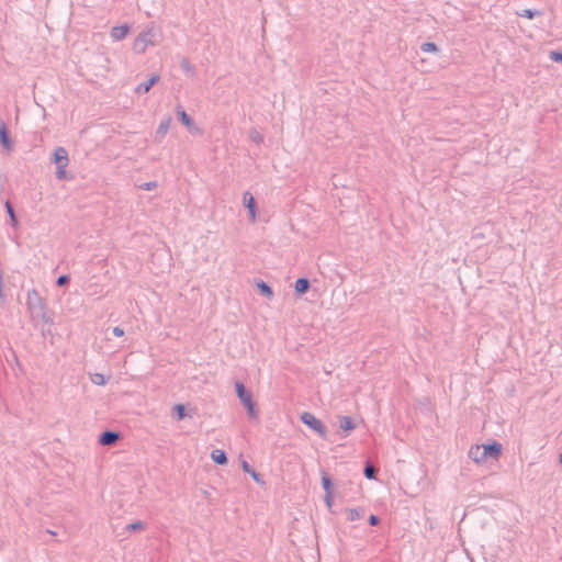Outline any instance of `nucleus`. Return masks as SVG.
Returning a JSON list of instances; mask_svg holds the SVG:
<instances>
[{
  "label": "nucleus",
  "instance_id": "obj_1",
  "mask_svg": "<svg viewBox=\"0 0 562 562\" xmlns=\"http://www.w3.org/2000/svg\"><path fill=\"white\" fill-rule=\"evenodd\" d=\"M503 446L496 441L492 440L488 443L483 445H474L469 450V458L473 460L475 463L481 464L487 461H497L502 456Z\"/></svg>",
  "mask_w": 562,
  "mask_h": 562
},
{
  "label": "nucleus",
  "instance_id": "obj_2",
  "mask_svg": "<svg viewBox=\"0 0 562 562\" xmlns=\"http://www.w3.org/2000/svg\"><path fill=\"white\" fill-rule=\"evenodd\" d=\"M235 392L240 403L246 408L249 418L257 419L259 416V411L257 408V403L254 400L251 391L248 390L243 382L236 381Z\"/></svg>",
  "mask_w": 562,
  "mask_h": 562
},
{
  "label": "nucleus",
  "instance_id": "obj_3",
  "mask_svg": "<svg viewBox=\"0 0 562 562\" xmlns=\"http://www.w3.org/2000/svg\"><path fill=\"white\" fill-rule=\"evenodd\" d=\"M52 161L56 165V178L58 180H68L72 177L68 175L66 171V167L68 166L69 158L68 151L64 147L55 148L52 155Z\"/></svg>",
  "mask_w": 562,
  "mask_h": 562
},
{
  "label": "nucleus",
  "instance_id": "obj_4",
  "mask_svg": "<svg viewBox=\"0 0 562 562\" xmlns=\"http://www.w3.org/2000/svg\"><path fill=\"white\" fill-rule=\"evenodd\" d=\"M301 422L315 431L321 438H327V427L314 414L304 412L300 416Z\"/></svg>",
  "mask_w": 562,
  "mask_h": 562
},
{
  "label": "nucleus",
  "instance_id": "obj_5",
  "mask_svg": "<svg viewBox=\"0 0 562 562\" xmlns=\"http://www.w3.org/2000/svg\"><path fill=\"white\" fill-rule=\"evenodd\" d=\"M26 305L32 316L47 306L45 300L35 289L27 292Z\"/></svg>",
  "mask_w": 562,
  "mask_h": 562
},
{
  "label": "nucleus",
  "instance_id": "obj_6",
  "mask_svg": "<svg viewBox=\"0 0 562 562\" xmlns=\"http://www.w3.org/2000/svg\"><path fill=\"white\" fill-rule=\"evenodd\" d=\"M153 36L154 34L151 30L143 31L139 33L138 36L134 40L133 50L137 54L145 53L148 45H154Z\"/></svg>",
  "mask_w": 562,
  "mask_h": 562
},
{
  "label": "nucleus",
  "instance_id": "obj_7",
  "mask_svg": "<svg viewBox=\"0 0 562 562\" xmlns=\"http://www.w3.org/2000/svg\"><path fill=\"white\" fill-rule=\"evenodd\" d=\"M121 439V434L115 430L106 429L99 435L98 442L101 446H113Z\"/></svg>",
  "mask_w": 562,
  "mask_h": 562
},
{
  "label": "nucleus",
  "instance_id": "obj_8",
  "mask_svg": "<svg viewBox=\"0 0 562 562\" xmlns=\"http://www.w3.org/2000/svg\"><path fill=\"white\" fill-rule=\"evenodd\" d=\"M243 202L244 206L248 210L250 220L255 222L257 216V202L255 196L249 191H246L243 195Z\"/></svg>",
  "mask_w": 562,
  "mask_h": 562
},
{
  "label": "nucleus",
  "instance_id": "obj_9",
  "mask_svg": "<svg viewBox=\"0 0 562 562\" xmlns=\"http://www.w3.org/2000/svg\"><path fill=\"white\" fill-rule=\"evenodd\" d=\"M0 144L7 150H11L13 147L10 131L8 130L7 124L2 120H0Z\"/></svg>",
  "mask_w": 562,
  "mask_h": 562
},
{
  "label": "nucleus",
  "instance_id": "obj_10",
  "mask_svg": "<svg viewBox=\"0 0 562 562\" xmlns=\"http://www.w3.org/2000/svg\"><path fill=\"white\" fill-rule=\"evenodd\" d=\"M171 122H172L171 116H166L160 121V123L156 130V133H155V139L157 142L160 143L164 139V137L166 136V134L168 133V131L170 128Z\"/></svg>",
  "mask_w": 562,
  "mask_h": 562
},
{
  "label": "nucleus",
  "instance_id": "obj_11",
  "mask_svg": "<svg viewBox=\"0 0 562 562\" xmlns=\"http://www.w3.org/2000/svg\"><path fill=\"white\" fill-rule=\"evenodd\" d=\"M159 75L153 74L146 81L140 82L136 87L135 91L137 93H147L159 81Z\"/></svg>",
  "mask_w": 562,
  "mask_h": 562
},
{
  "label": "nucleus",
  "instance_id": "obj_12",
  "mask_svg": "<svg viewBox=\"0 0 562 562\" xmlns=\"http://www.w3.org/2000/svg\"><path fill=\"white\" fill-rule=\"evenodd\" d=\"M128 32H130V26L127 24L113 26L111 30V37L114 41H122L123 38L126 37Z\"/></svg>",
  "mask_w": 562,
  "mask_h": 562
},
{
  "label": "nucleus",
  "instance_id": "obj_13",
  "mask_svg": "<svg viewBox=\"0 0 562 562\" xmlns=\"http://www.w3.org/2000/svg\"><path fill=\"white\" fill-rule=\"evenodd\" d=\"M311 288V282L307 278H299L295 281L294 290L297 296L305 294Z\"/></svg>",
  "mask_w": 562,
  "mask_h": 562
},
{
  "label": "nucleus",
  "instance_id": "obj_14",
  "mask_svg": "<svg viewBox=\"0 0 562 562\" xmlns=\"http://www.w3.org/2000/svg\"><path fill=\"white\" fill-rule=\"evenodd\" d=\"M357 427L356 422L350 416H340L339 417V428L347 434L355 430Z\"/></svg>",
  "mask_w": 562,
  "mask_h": 562
},
{
  "label": "nucleus",
  "instance_id": "obj_15",
  "mask_svg": "<svg viewBox=\"0 0 562 562\" xmlns=\"http://www.w3.org/2000/svg\"><path fill=\"white\" fill-rule=\"evenodd\" d=\"M241 469L244 472L248 473L258 484H265L261 474L258 473L247 461H241Z\"/></svg>",
  "mask_w": 562,
  "mask_h": 562
},
{
  "label": "nucleus",
  "instance_id": "obj_16",
  "mask_svg": "<svg viewBox=\"0 0 562 562\" xmlns=\"http://www.w3.org/2000/svg\"><path fill=\"white\" fill-rule=\"evenodd\" d=\"M211 459L218 465H226L228 463L227 454L224 450L215 449L211 452Z\"/></svg>",
  "mask_w": 562,
  "mask_h": 562
},
{
  "label": "nucleus",
  "instance_id": "obj_17",
  "mask_svg": "<svg viewBox=\"0 0 562 562\" xmlns=\"http://www.w3.org/2000/svg\"><path fill=\"white\" fill-rule=\"evenodd\" d=\"M179 121L187 127H191L194 124L193 119L183 110L181 105L176 109Z\"/></svg>",
  "mask_w": 562,
  "mask_h": 562
},
{
  "label": "nucleus",
  "instance_id": "obj_18",
  "mask_svg": "<svg viewBox=\"0 0 562 562\" xmlns=\"http://www.w3.org/2000/svg\"><path fill=\"white\" fill-rule=\"evenodd\" d=\"M257 289H258L259 293L267 299H271L273 296L272 288L267 282H265L262 280L257 282Z\"/></svg>",
  "mask_w": 562,
  "mask_h": 562
},
{
  "label": "nucleus",
  "instance_id": "obj_19",
  "mask_svg": "<svg viewBox=\"0 0 562 562\" xmlns=\"http://www.w3.org/2000/svg\"><path fill=\"white\" fill-rule=\"evenodd\" d=\"M322 487L324 488L325 493H327V494H333V492H334L333 480L326 472H323V474H322Z\"/></svg>",
  "mask_w": 562,
  "mask_h": 562
},
{
  "label": "nucleus",
  "instance_id": "obj_20",
  "mask_svg": "<svg viewBox=\"0 0 562 562\" xmlns=\"http://www.w3.org/2000/svg\"><path fill=\"white\" fill-rule=\"evenodd\" d=\"M347 513H348V517H347L348 520L355 521L364 516L366 509L363 507L350 508L347 510Z\"/></svg>",
  "mask_w": 562,
  "mask_h": 562
},
{
  "label": "nucleus",
  "instance_id": "obj_21",
  "mask_svg": "<svg viewBox=\"0 0 562 562\" xmlns=\"http://www.w3.org/2000/svg\"><path fill=\"white\" fill-rule=\"evenodd\" d=\"M172 416L177 420H182L187 417V409L183 404H176L172 408Z\"/></svg>",
  "mask_w": 562,
  "mask_h": 562
},
{
  "label": "nucleus",
  "instance_id": "obj_22",
  "mask_svg": "<svg viewBox=\"0 0 562 562\" xmlns=\"http://www.w3.org/2000/svg\"><path fill=\"white\" fill-rule=\"evenodd\" d=\"M378 469L374 468L369 461L366 462L363 468V475L369 480H375L378 475Z\"/></svg>",
  "mask_w": 562,
  "mask_h": 562
},
{
  "label": "nucleus",
  "instance_id": "obj_23",
  "mask_svg": "<svg viewBox=\"0 0 562 562\" xmlns=\"http://www.w3.org/2000/svg\"><path fill=\"white\" fill-rule=\"evenodd\" d=\"M519 16L527 18L529 20L535 19L536 16H540L542 13L536 9H525L521 12L517 13Z\"/></svg>",
  "mask_w": 562,
  "mask_h": 562
},
{
  "label": "nucleus",
  "instance_id": "obj_24",
  "mask_svg": "<svg viewBox=\"0 0 562 562\" xmlns=\"http://www.w3.org/2000/svg\"><path fill=\"white\" fill-rule=\"evenodd\" d=\"M33 317L41 318L45 324L54 323L52 315L47 311V306L45 308H43L40 313H36L35 315H33Z\"/></svg>",
  "mask_w": 562,
  "mask_h": 562
},
{
  "label": "nucleus",
  "instance_id": "obj_25",
  "mask_svg": "<svg viewBox=\"0 0 562 562\" xmlns=\"http://www.w3.org/2000/svg\"><path fill=\"white\" fill-rule=\"evenodd\" d=\"M420 50L424 53H438L439 47L434 42H425L420 45Z\"/></svg>",
  "mask_w": 562,
  "mask_h": 562
},
{
  "label": "nucleus",
  "instance_id": "obj_26",
  "mask_svg": "<svg viewBox=\"0 0 562 562\" xmlns=\"http://www.w3.org/2000/svg\"><path fill=\"white\" fill-rule=\"evenodd\" d=\"M144 528H145V524L140 520H136V521L128 524L125 527V530L128 532H136V531L143 530Z\"/></svg>",
  "mask_w": 562,
  "mask_h": 562
},
{
  "label": "nucleus",
  "instance_id": "obj_27",
  "mask_svg": "<svg viewBox=\"0 0 562 562\" xmlns=\"http://www.w3.org/2000/svg\"><path fill=\"white\" fill-rule=\"evenodd\" d=\"M91 381L97 385H104L106 383V379L102 373H94L91 376Z\"/></svg>",
  "mask_w": 562,
  "mask_h": 562
},
{
  "label": "nucleus",
  "instance_id": "obj_28",
  "mask_svg": "<svg viewBox=\"0 0 562 562\" xmlns=\"http://www.w3.org/2000/svg\"><path fill=\"white\" fill-rule=\"evenodd\" d=\"M70 282V276L69 274H61L56 280L57 286H66Z\"/></svg>",
  "mask_w": 562,
  "mask_h": 562
},
{
  "label": "nucleus",
  "instance_id": "obj_29",
  "mask_svg": "<svg viewBox=\"0 0 562 562\" xmlns=\"http://www.w3.org/2000/svg\"><path fill=\"white\" fill-rule=\"evenodd\" d=\"M549 57L552 61L562 64V50H551Z\"/></svg>",
  "mask_w": 562,
  "mask_h": 562
},
{
  "label": "nucleus",
  "instance_id": "obj_30",
  "mask_svg": "<svg viewBox=\"0 0 562 562\" xmlns=\"http://www.w3.org/2000/svg\"><path fill=\"white\" fill-rule=\"evenodd\" d=\"M157 186L158 184L156 181H149V182H145V183L140 184L139 188L143 190H146V191H150L153 189H156Z\"/></svg>",
  "mask_w": 562,
  "mask_h": 562
},
{
  "label": "nucleus",
  "instance_id": "obj_31",
  "mask_svg": "<svg viewBox=\"0 0 562 562\" xmlns=\"http://www.w3.org/2000/svg\"><path fill=\"white\" fill-rule=\"evenodd\" d=\"M181 68L186 72H189L194 69V67L190 64V61L187 58H183L181 60Z\"/></svg>",
  "mask_w": 562,
  "mask_h": 562
},
{
  "label": "nucleus",
  "instance_id": "obj_32",
  "mask_svg": "<svg viewBox=\"0 0 562 562\" xmlns=\"http://www.w3.org/2000/svg\"><path fill=\"white\" fill-rule=\"evenodd\" d=\"M368 522L370 526H378L381 522V519L379 516L372 514L369 516Z\"/></svg>",
  "mask_w": 562,
  "mask_h": 562
},
{
  "label": "nucleus",
  "instance_id": "obj_33",
  "mask_svg": "<svg viewBox=\"0 0 562 562\" xmlns=\"http://www.w3.org/2000/svg\"><path fill=\"white\" fill-rule=\"evenodd\" d=\"M4 206H5V211H7L8 215H9V217L12 216V215H15L14 207L11 204L10 201H5Z\"/></svg>",
  "mask_w": 562,
  "mask_h": 562
},
{
  "label": "nucleus",
  "instance_id": "obj_34",
  "mask_svg": "<svg viewBox=\"0 0 562 562\" xmlns=\"http://www.w3.org/2000/svg\"><path fill=\"white\" fill-rule=\"evenodd\" d=\"M112 333H113V335H114V336H116V337H122V336H124V329H123V328H121L120 326L114 327V328L112 329Z\"/></svg>",
  "mask_w": 562,
  "mask_h": 562
},
{
  "label": "nucleus",
  "instance_id": "obj_35",
  "mask_svg": "<svg viewBox=\"0 0 562 562\" xmlns=\"http://www.w3.org/2000/svg\"><path fill=\"white\" fill-rule=\"evenodd\" d=\"M325 503L328 507H331L333 505V494L325 493Z\"/></svg>",
  "mask_w": 562,
  "mask_h": 562
},
{
  "label": "nucleus",
  "instance_id": "obj_36",
  "mask_svg": "<svg viewBox=\"0 0 562 562\" xmlns=\"http://www.w3.org/2000/svg\"><path fill=\"white\" fill-rule=\"evenodd\" d=\"M10 223L13 227H16L19 225V220H18V216L16 214L15 215H12L10 216Z\"/></svg>",
  "mask_w": 562,
  "mask_h": 562
},
{
  "label": "nucleus",
  "instance_id": "obj_37",
  "mask_svg": "<svg viewBox=\"0 0 562 562\" xmlns=\"http://www.w3.org/2000/svg\"><path fill=\"white\" fill-rule=\"evenodd\" d=\"M252 139L257 143L261 142L262 140V136H260L258 133L256 134L255 137H252Z\"/></svg>",
  "mask_w": 562,
  "mask_h": 562
},
{
  "label": "nucleus",
  "instance_id": "obj_38",
  "mask_svg": "<svg viewBox=\"0 0 562 562\" xmlns=\"http://www.w3.org/2000/svg\"><path fill=\"white\" fill-rule=\"evenodd\" d=\"M559 462L562 463V452L559 454Z\"/></svg>",
  "mask_w": 562,
  "mask_h": 562
}]
</instances>
